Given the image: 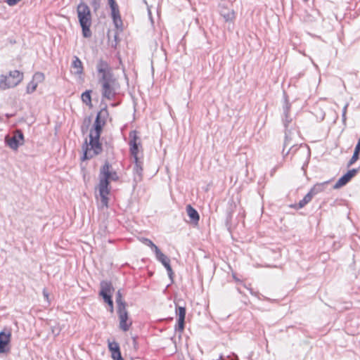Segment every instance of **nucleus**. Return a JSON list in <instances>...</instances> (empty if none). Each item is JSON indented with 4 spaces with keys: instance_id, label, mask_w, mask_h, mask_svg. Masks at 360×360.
I'll return each mask as SVG.
<instances>
[{
    "instance_id": "nucleus-1",
    "label": "nucleus",
    "mask_w": 360,
    "mask_h": 360,
    "mask_svg": "<svg viewBox=\"0 0 360 360\" xmlns=\"http://www.w3.org/2000/svg\"><path fill=\"white\" fill-rule=\"evenodd\" d=\"M108 115V111L105 109L101 110L96 116L93 129H91L89 134V143L86 141L82 146L84 150L83 160H89L94 156L98 155L102 151V146L99 142V138L102 130V127L104 124L105 118Z\"/></svg>"
},
{
    "instance_id": "nucleus-2",
    "label": "nucleus",
    "mask_w": 360,
    "mask_h": 360,
    "mask_svg": "<svg viewBox=\"0 0 360 360\" xmlns=\"http://www.w3.org/2000/svg\"><path fill=\"white\" fill-rule=\"evenodd\" d=\"M99 75L98 83L101 86V93L103 98L111 100L116 94L118 86L116 79L113 77L111 68L106 61L101 59L96 65Z\"/></svg>"
},
{
    "instance_id": "nucleus-3",
    "label": "nucleus",
    "mask_w": 360,
    "mask_h": 360,
    "mask_svg": "<svg viewBox=\"0 0 360 360\" xmlns=\"http://www.w3.org/2000/svg\"><path fill=\"white\" fill-rule=\"evenodd\" d=\"M290 108V104L288 101H285V104L283 108L284 115L283 123L285 127V141L283 150V154L284 155L290 153L291 148L296 144V139L299 136L295 124L292 122V118L289 115Z\"/></svg>"
},
{
    "instance_id": "nucleus-4",
    "label": "nucleus",
    "mask_w": 360,
    "mask_h": 360,
    "mask_svg": "<svg viewBox=\"0 0 360 360\" xmlns=\"http://www.w3.org/2000/svg\"><path fill=\"white\" fill-rule=\"evenodd\" d=\"M117 179L118 176L116 172L110 170V165L108 162H106L104 164V165L101 168L99 174L98 191L103 207H108V195L110 193L108 186L110 181H116Z\"/></svg>"
},
{
    "instance_id": "nucleus-5",
    "label": "nucleus",
    "mask_w": 360,
    "mask_h": 360,
    "mask_svg": "<svg viewBox=\"0 0 360 360\" xmlns=\"http://www.w3.org/2000/svg\"><path fill=\"white\" fill-rule=\"evenodd\" d=\"M129 145L130 153L134 158V181H141L143 174V162L141 161L139 156V149L141 148V141L140 137L138 136V132L135 130L130 131L129 135Z\"/></svg>"
},
{
    "instance_id": "nucleus-6",
    "label": "nucleus",
    "mask_w": 360,
    "mask_h": 360,
    "mask_svg": "<svg viewBox=\"0 0 360 360\" xmlns=\"http://www.w3.org/2000/svg\"><path fill=\"white\" fill-rule=\"evenodd\" d=\"M77 18L82 30V35L85 38L91 37L90 27L91 25V13L86 4L81 1L77 7Z\"/></svg>"
},
{
    "instance_id": "nucleus-7",
    "label": "nucleus",
    "mask_w": 360,
    "mask_h": 360,
    "mask_svg": "<svg viewBox=\"0 0 360 360\" xmlns=\"http://www.w3.org/2000/svg\"><path fill=\"white\" fill-rule=\"evenodd\" d=\"M101 290L99 295L103 298L104 301L110 307L111 311L113 309V302L112 300V292L114 291L110 282L103 281L101 282Z\"/></svg>"
},
{
    "instance_id": "nucleus-8",
    "label": "nucleus",
    "mask_w": 360,
    "mask_h": 360,
    "mask_svg": "<svg viewBox=\"0 0 360 360\" xmlns=\"http://www.w3.org/2000/svg\"><path fill=\"white\" fill-rule=\"evenodd\" d=\"M5 139L7 145L13 150H17L24 144V136L20 130H15L12 136H6Z\"/></svg>"
},
{
    "instance_id": "nucleus-9",
    "label": "nucleus",
    "mask_w": 360,
    "mask_h": 360,
    "mask_svg": "<svg viewBox=\"0 0 360 360\" xmlns=\"http://www.w3.org/2000/svg\"><path fill=\"white\" fill-rule=\"evenodd\" d=\"M117 313L120 320V328L123 331H127L131 325V321L129 320L126 307H118Z\"/></svg>"
},
{
    "instance_id": "nucleus-10",
    "label": "nucleus",
    "mask_w": 360,
    "mask_h": 360,
    "mask_svg": "<svg viewBox=\"0 0 360 360\" xmlns=\"http://www.w3.org/2000/svg\"><path fill=\"white\" fill-rule=\"evenodd\" d=\"M155 253L157 259L159 262H160L162 264V265L166 268L169 277L170 278V279H172L173 271L169 264V259L165 255H164L160 250V249H157V251H155Z\"/></svg>"
},
{
    "instance_id": "nucleus-11",
    "label": "nucleus",
    "mask_w": 360,
    "mask_h": 360,
    "mask_svg": "<svg viewBox=\"0 0 360 360\" xmlns=\"http://www.w3.org/2000/svg\"><path fill=\"white\" fill-rule=\"evenodd\" d=\"M11 333L10 331L6 332L5 330L0 332V354L6 353L8 351L7 348L11 342Z\"/></svg>"
},
{
    "instance_id": "nucleus-12",
    "label": "nucleus",
    "mask_w": 360,
    "mask_h": 360,
    "mask_svg": "<svg viewBox=\"0 0 360 360\" xmlns=\"http://www.w3.org/2000/svg\"><path fill=\"white\" fill-rule=\"evenodd\" d=\"M356 172L357 169H356L349 170L345 175H343L338 179V181L333 186V188L338 189L342 186H345V184H347L350 181V179L356 174Z\"/></svg>"
},
{
    "instance_id": "nucleus-13",
    "label": "nucleus",
    "mask_w": 360,
    "mask_h": 360,
    "mask_svg": "<svg viewBox=\"0 0 360 360\" xmlns=\"http://www.w3.org/2000/svg\"><path fill=\"white\" fill-rule=\"evenodd\" d=\"M220 14L226 22H233L236 18L233 10L228 8L223 5L221 6Z\"/></svg>"
},
{
    "instance_id": "nucleus-14",
    "label": "nucleus",
    "mask_w": 360,
    "mask_h": 360,
    "mask_svg": "<svg viewBox=\"0 0 360 360\" xmlns=\"http://www.w3.org/2000/svg\"><path fill=\"white\" fill-rule=\"evenodd\" d=\"M176 312L178 314L179 319H178V326L176 329L177 330H179L181 333L184 328L186 309H185V307H179L176 309Z\"/></svg>"
},
{
    "instance_id": "nucleus-15",
    "label": "nucleus",
    "mask_w": 360,
    "mask_h": 360,
    "mask_svg": "<svg viewBox=\"0 0 360 360\" xmlns=\"http://www.w3.org/2000/svg\"><path fill=\"white\" fill-rule=\"evenodd\" d=\"M10 76L4 75H0V89L6 90L7 89L15 87V83H12Z\"/></svg>"
},
{
    "instance_id": "nucleus-16",
    "label": "nucleus",
    "mask_w": 360,
    "mask_h": 360,
    "mask_svg": "<svg viewBox=\"0 0 360 360\" xmlns=\"http://www.w3.org/2000/svg\"><path fill=\"white\" fill-rule=\"evenodd\" d=\"M186 212L191 220L197 224L200 219L198 212L191 205L186 206Z\"/></svg>"
},
{
    "instance_id": "nucleus-17",
    "label": "nucleus",
    "mask_w": 360,
    "mask_h": 360,
    "mask_svg": "<svg viewBox=\"0 0 360 360\" xmlns=\"http://www.w3.org/2000/svg\"><path fill=\"white\" fill-rule=\"evenodd\" d=\"M72 68L75 75H80L83 72L82 63L77 56L74 57V60L72 63Z\"/></svg>"
},
{
    "instance_id": "nucleus-18",
    "label": "nucleus",
    "mask_w": 360,
    "mask_h": 360,
    "mask_svg": "<svg viewBox=\"0 0 360 360\" xmlns=\"http://www.w3.org/2000/svg\"><path fill=\"white\" fill-rule=\"evenodd\" d=\"M12 79V83H15L16 86L23 79V74L18 70L11 71L8 75Z\"/></svg>"
},
{
    "instance_id": "nucleus-19",
    "label": "nucleus",
    "mask_w": 360,
    "mask_h": 360,
    "mask_svg": "<svg viewBox=\"0 0 360 360\" xmlns=\"http://www.w3.org/2000/svg\"><path fill=\"white\" fill-rule=\"evenodd\" d=\"M108 348L112 353V359L120 357L121 353L118 343H117L116 342H109Z\"/></svg>"
},
{
    "instance_id": "nucleus-20",
    "label": "nucleus",
    "mask_w": 360,
    "mask_h": 360,
    "mask_svg": "<svg viewBox=\"0 0 360 360\" xmlns=\"http://www.w3.org/2000/svg\"><path fill=\"white\" fill-rule=\"evenodd\" d=\"M328 181L321 183V184H316L314 185L311 190L309 191V193L314 196L317 193L323 191L325 188V186L328 184Z\"/></svg>"
},
{
    "instance_id": "nucleus-21",
    "label": "nucleus",
    "mask_w": 360,
    "mask_h": 360,
    "mask_svg": "<svg viewBox=\"0 0 360 360\" xmlns=\"http://www.w3.org/2000/svg\"><path fill=\"white\" fill-rule=\"evenodd\" d=\"M112 17L114 21V23L117 27H119L120 24H122L121 17L119 13V9H115L114 11H112Z\"/></svg>"
},
{
    "instance_id": "nucleus-22",
    "label": "nucleus",
    "mask_w": 360,
    "mask_h": 360,
    "mask_svg": "<svg viewBox=\"0 0 360 360\" xmlns=\"http://www.w3.org/2000/svg\"><path fill=\"white\" fill-rule=\"evenodd\" d=\"M314 196L309 192L298 203V208L303 207L305 205L309 203Z\"/></svg>"
},
{
    "instance_id": "nucleus-23",
    "label": "nucleus",
    "mask_w": 360,
    "mask_h": 360,
    "mask_svg": "<svg viewBox=\"0 0 360 360\" xmlns=\"http://www.w3.org/2000/svg\"><path fill=\"white\" fill-rule=\"evenodd\" d=\"M115 301H116V303L117 304V308L118 307H126V304H125L124 301L122 299V295L120 290H119L117 292V293H116Z\"/></svg>"
},
{
    "instance_id": "nucleus-24",
    "label": "nucleus",
    "mask_w": 360,
    "mask_h": 360,
    "mask_svg": "<svg viewBox=\"0 0 360 360\" xmlns=\"http://www.w3.org/2000/svg\"><path fill=\"white\" fill-rule=\"evenodd\" d=\"M82 100L86 105H90L91 102V91H86L82 94Z\"/></svg>"
},
{
    "instance_id": "nucleus-25",
    "label": "nucleus",
    "mask_w": 360,
    "mask_h": 360,
    "mask_svg": "<svg viewBox=\"0 0 360 360\" xmlns=\"http://www.w3.org/2000/svg\"><path fill=\"white\" fill-rule=\"evenodd\" d=\"M44 75L42 72H37L33 75L32 80L35 81V82L39 84L44 80Z\"/></svg>"
},
{
    "instance_id": "nucleus-26",
    "label": "nucleus",
    "mask_w": 360,
    "mask_h": 360,
    "mask_svg": "<svg viewBox=\"0 0 360 360\" xmlns=\"http://www.w3.org/2000/svg\"><path fill=\"white\" fill-rule=\"evenodd\" d=\"M141 241L145 245L150 247L154 252L157 251V249H159L157 245H155L150 239L142 238Z\"/></svg>"
},
{
    "instance_id": "nucleus-27",
    "label": "nucleus",
    "mask_w": 360,
    "mask_h": 360,
    "mask_svg": "<svg viewBox=\"0 0 360 360\" xmlns=\"http://www.w3.org/2000/svg\"><path fill=\"white\" fill-rule=\"evenodd\" d=\"M37 86L38 84H37V82H35V81L32 80L27 86V93H33L36 90Z\"/></svg>"
},
{
    "instance_id": "nucleus-28",
    "label": "nucleus",
    "mask_w": 360,
    "mask_h": 360,
    "mask_svg": "<svg viewBox=\"0 0 360 360\" xmlns=\"http://www.w3.org/2000/svg\"><path fill=\"white\" fill-rule=\"evenodd\" d=\"M100 3H101V0H92L91 1V4L93 6L94 11H96L99 8Z\"/></svg>"
},
{
    "instance_id": "nucleus-29",
    "label": "nucleus",
    "mask_w": 360,
    "mask_h": 360,
    "mask_svg": "<svg viewBox=\"0 0 360 360\" xmlns=\"http://www.w3.org/2000/svg\"><path fill=\"white\" fill-rule=\"evenodd\" d=\"M358 159H359V155H357L356 153L355 154L354 153L352 158L350 159V160L349 162L348 166L349 167L350 165H353Z\"/></svg>"
},
{
    "instance_id": "nucleus-30",
    "label": "nucleus",
    "mask_w": 360,
    "mask_h": 360,
    "mask_svg": "<svg viewBox=\"0 0 360 360\" xmlns=\"http://www.w3.org/2000/svg\"><path fill=\"white\" fill-rule=\"evenodd\" d=\"M109 4L111 8V11H114L115 9L118 8L117 5L116 4L115 0H108Z\"/></svg>"
},
{
    "instance_id": "nucleus-31",
    "label": "nucleus",
    "mask_w": 360,
    "mask_h": 360,
    "mask_svg": "<svg viewBox=\"0 0 360 360\" xmlns=\"http://www.w3.org/2000/svg\"><path fill=\"white\" fill-rule=\"evenodd\" d=\"M347 107H348V103H346L342 109V120L343 122H345L346 120V113H347Z\"/></svg>"
},
{
    "instance_id": "nucleus-32",
    "label": "nucleus",
    "mask_w": 360,
    "mask_h": 360,
    "mask_svg": "<svg viewBox=\"0 0 360 360\" xmlns=\"http://www.w3.org/2000/svg\"><path fill=\"white\" fill-rule=\"evenodd\" d=\"M21 0H6V3L12 6H15L16 5L19 1H20Z\"/></svg>"
},
{
    "instance_id": "nucleus-33",
    "label": "nucleus",
    "mask_w": 360,
    "mask_h": 360,
    "mask_svg": "<svg viewBox=\"0 0 360 360\" xmlns=\"http://www.w3.org/2000/svg\"><path fill=\"white\" fill-rule=\"evenodd\" d=\"M43 295H44V298L46 300V301L48 302H49V293L47 292L46 289L43 290Z\"/></svg>"
},
{
    "instance_id": "nucleus-34",
    "label": "nucleus",
    "mask_w": 360,
    "mask_h": 360,
    "mask_svg": "<svg viewBox=\"0 0 360 360\" xmlns=\"http://www.w3.org/2000/svg\"><path fill=\"white\" fill-rule=\"evenodd\" d=\"M113 360H124V359L122 358V356L120 355V357L113 359Z\"/></svg>"
},
{
    "instance_id": "nucleus-35",
    "label": "nucleus",
    "mask_w": 360,
    "mask_h": 360,
    "mask_svg": "<svg viewBox=\"0 0 360 360\" xmlns=\"http://www.w3.org/2000/svg\"><path fill=\"white\" fill-rule=\"evenodd\" d=\"M233 278L236 280V281H238V279L236 278L235 276H233Z\"/></svg>"
},
{
    "instance_id": "nucleus-36",
    "label": "nucleus",
    "mask_w": 360,
    "mask_h": 360,
    "mask_svg": "<svg viewBox=\"0 0 360 360\" xmlns=\"http://www.w3.org/2000/svg\"><path fill=\"white\" fill-rule=\"evenodd\" d=\"M303 1L306 2V1H307L308 0H303Z\"/></svg>"
}]
</instances>
